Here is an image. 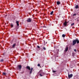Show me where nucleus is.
<instances>
[{
    "instance_id": "f8f14e48",
    "label": "nucleus",
    "mask_w": 79,
    "mask_h": 79,
    "mask_svg": "<svg viewBox=\"0 0 79 79\" xmlns=\"http://www.w3.org/2000/svg\"><path fill=\"white\" fill-rule=\"evenodd\" d=\"M75 8L76 9H77V8H79V6L78 5H76V6L75 7Z\"/></svg>"
},
{
    "instance_id": "dca6fc26",
    "label": "nucleus",
    "mask_w": 79,
    "mask_h": 79,
    "mask_svg": "<svg viewBox=\"0 0 79 79\" xmlns=\"http://www.w3.org/2000/svg\"><path fill=\"white\" fill-rule=\"evenodd\" d=\"M2 74L3 75H4V76H6V73H5V72L3 73Z\"/></svg>"
},
{
    "instance_id": "6ab92c4d",
    "label": "nucleus",
    "mask_w": 79,
    "mask_h": 79,
    "mask_svg": "<svg viewBox=\"0 0 79 79\" xmlns=\"http://www.w3.org/2000/svg\"><path fill=\"white\" fill-rule=\"evenodd\" d=\"M11 27H13V24H11L10 25Z\"/></svg>"
},
{
    "instance_id": "a878e982",
    "label": "nucleus",
    "mask_w": 79,
    "mask_h": 79,
    "mask_svg": "<svg viewBox=\"0 0 79 79\" xmlns=\"http://www.w3.org/2000/svg\"><path fill=\"white\" fill-rule=\"evenodd\" d=\"M76 14H75L73 15V16H76Z\"/></svg>"
},
{
    "instance_id": "f3484780",
    "label": "nucleus",
    "mask_w": 79,
    "mask_h": 79,
    "mask_svg": "<svg viewBox=\"0 0 79 79\" xmlns=\"http://www.w3.org/2000/svg\"><path fill=\"white\" fill-rule=\"evenodd\" d=\"M4 61V60L3 59H2L0 60V61L1 62H2Z\"/></svg>"
},
{
    "instance_id": "7ed1b4c3",
    "label": "nucleus",
    "mask_w": 79,
    "mask_h": 79,
    "mask_svg": "<svg viewBox=\"0 0 79 79\" xmlns=\"http://www.w3.org/2000/svg\"><path fill=\"white\" fill-rule=\"evenodd\" d=\"M73 74H71L69 75V74L68 73V77H69V78H71V77H73Z\"/></svg>"
},
{
    "instance_id": "4468645a",
    "label": "nucleus",
    "mask_w": 79,
    "mask_h": 79,
    "mask_svg": "<svg viewBox=\"0 0 79 79\" xmlns=\"http://www.w3.org/2000/svg\"><path fill=\"white\" fill-rule=\"evenodd\" d=\"M15 46H16V44H14L13 45L12 47H13V48H15Z\"/></svg>"
},
{
    "instance_id": "bb28decb",
    "label": "nucleus",
    "mask_w": 79,
    "mask_h": 79,
    "mask_svg": "<svg viewBox=\"0 0 79 79\" xmlns=\"http://www.w3.org/2000/svg\"><path fill=\"white\" fill-rule=\"evenodd\" d=\"M74 54H73L72 55L73 56H74Z\"/></svg>"
},
{
    "instance_id": "39448f33",
    "label": "nucleus",
    "mask_w": 79,
    "mask_h": 79,
    "mask_svg": "<svg viewBox=\"0 0 79 79\" xmlns=\"http://www.w3.org/2000/svg\"><path fill=\"white\" fill-rule=\"evenodd\" d=\"M68 46H66V48H65V51L66 52H67V51H68Z\"/></svg>"
},
{
    "instance_id": "393cba45",
    "label": "nucleus",
    "mask_w": 79,
    "mask_h": 79,
    "mask_svg": "<svg viewBox=\"0 0 79 79\" xmlns=\"http://www.w3.org/2000/svg\"><path fill=\"white\" fill-rule=\"evenodd\" d=\"M37 48H40V46H37Z\"/></svg>"
},
{
    "instance_id": "c85d7f7f",
    "label": "nucleus",
    "mask_w": 79,
    "mask_h": 79,
    "mask_svg": "<svg viewBox=\"0 0 79 79\" xmlns=\"http://www.w3.org/2000/svg\"><path fill=\"white\" fill-rule=\"evenodd\" d=\"M40 68H41V67H40Z\"/></svg>"
},
{
    "instance_id": "a211bd4d",
    "label": "nucleus",
    "mask_w": 79,
    "mask_h": 79,
    "mask_svg": "<svg viewBox=\"0 0 79 79\" xmlns=\"http://www.w3.org/2000/svg\"><path fill=\"white\" fill-rule=\"evenodd\" d=\"M62 37H65V35L64 34L62 35Z\"/></svg>"
},
{
    "instance_id": "ddd939ff",
    "label": "nucleus",
    "mask_w": 79,
    "mask_h": 79,
    "mask_svg": "<svg viewBox=\"0 0 79 79\" xmlns=\"http://www.w3.org/2000/svg\"><path fill=\"white\" fill-rule=\"evenodd\" d=\"M57 5H60V1H57Z\"/></svg>"
},
{
    "instance_id": "f03ea898",
    "label": "nucleus",
    "mask_w": 79,
    "mask_h": 79,
    "mask_svg": "<svg viewBox=\"0 0 79 79\" xmlns=\"http://www.w3.org/2000/svg\"><path fill=\"white\" fill-rule=\"evenodd\" d=\"M72 45L73 46L74 45H76V40H73L72 42Z\"/></svg>"
},
{
    "instance_id": "b1692460",
    "label": "nucleus",
    "mask_w": 79,
    "mask_h": 79,
    "mask_svg": "<svg viewBox=\"0 0 79 79\" xmlns=\"http://www.w3.org/2000/svg\"><path fill=\"white\" fill-rule=\"evenodd\" d=\"M37 66H39H39H40V64H38Z\"/></svg>"
},
{
    "instance_id": "20e7f679",
    "label": "nucleus",
    "mask_w": 79,
    "mask_h": 79,
    "mask_svg": "<svg viewBox=\"0 0 79 79\" xmlns=\"http://www.w3.org/2000/svg\"><path fill=\"white\" fill-rule=\"evenodd\" d=\"M18 66L19 69H20V70H21V68L22 67V66H21V65H18Z\"/></svg>"
},
{
    "instance_id": "5701e85b",
    "label": "nucleus",
    "mask_w": 79,
    "mask_h": 79,
    "mask_svg": "<svg viewBox=\"0 0 79 79\" xmlns=\"http://www.w3.org/2000/svg\"><path fill=\"white\" fill-rule=\"evenodd\" d=\"M53 73H56V71L55 70H52Z\"/></svg>"
},
{
    "instance_id": "2eb2a0df",
    "label": "nucleus",
    "mask_w": 79,
    "mask_h": 79,
    "mask_svg": "<svg viewBox=\"0 0 79 79\" xmlns=\"http://www.w3.org/2000/svg\"><path fill=\"white\" fill-rule=\"evenodd\" d=\"M53 11H52L50 13V15H53Z\"/></svg>"
},
{
    "instance_id": "412c9836",
    "label": "nucleus",
    "mask_w": 79,
    "mask_h": 79,
    "mask_svg": "<svg viewBox=\"0 0 79 79\" xmlns=\"http://www.w3.org/2000/svg\"><path fill=\"white\" fill-rule=\"evenodd\" d=\"M74 51L75 52H77V50H76V49H75L74 50Z\"/></svg>"
},
{
    "instance_id": "423d86ee",
    "label": "nucleus",
    "mask_w": 79,
    "mask_h": 79,
    "mask_svg": "<svg viewBox=\"0 0 79 79\" xmlns=\"http://www.w3.org/2000/svg\"><path fill=\"white\" fill-rule=\"evenodd\" d=\"M26 69H28V70H29V71H30V70H31V68L29 66H27L26 67Z\"/></svg>"
},
{
    "instance_id": "9d476101",
    "label": "nucleus",
    "mask_w": 79,
    "mask_h": 79,
    "mask_svg": "<svg viewBox=\"0 0 79 79\" xmlns=\"http://www.w3.org/2000/svg\"><path fill=\"white\" fill-rule=\"evenodd\" d=\"M19 21H16V23L17 24V26H19Z\"/></svg>"
},
{
    "instance_id": "6e6552de",
    "label": "nucleus",
    "mask_w": 79,
    "mask_h": 79,
    "mask_svg": "<svg viewBox=\"0 0 79 79\" xmlns=\"http://www.w3.org/2000/svg\"><path fill=\"white\" fill-rule=\"evenodd\" d=\"M32 69H33V68H31L30 71L29 72V73H30V74H32Z\"/></svg>"
},
{
    "instance_id": "1a4fd4ad",
    "label": "nucleus",
    "mask_w": 79,
    "mask_h": 79,
    "mask_svg": "<svg viewBox=\"0 0 79 79\" xmlns=\"http://www.w3.org/2000/svg\"><path fill=\"white\" fill-rule=\"evenodd\" d=\"M76 40V42H77V44H79V40H78V39H75Z\"/></svg>"
},
{
    "instance_id": "aec40b11",
    "label": "nucleus",
    "mask_w": 79,
    "mask_h": 79,
    "mask_svg": "<svg viewBox=\"0 0 79 79\" xmlns=\"http://www.w3.org/2000/svg\"><path fill=\"white\" fill-rule=\"evenodd\" d=\"M74 23H73L71 24V26H74Z\"/></svg>"
},
{
    "instance_id": "9b49d317",
    "label": "nucleus",
    "mask_w": 79,
    "mask_h": 79,
    "mask_svg": "<svg viewBox=\"0 0 79 79\" xmlns=\"http://www.w3.org/2000/svg\"><path fill=\"white\" fill-rule=\"evenodd\" d=\"M40 76H41V77H42V76H43V75H42V71L40 72Z\"/></svg>"
},
{
    "instance_id": "cd10ccee",
    "label": "nucleus",
    "mask_w": 79,
    "mask_h": 79,
    "mask_svg": "<svg viewBox=\"0 0 79 79\" xmlns=\"http://www.w3.org/2000/svg\"><path fill=\"white\" fill-rule=\"evenodd\" d=\"M42 27H45L44 26H43Z\"/></svg>"
},
{
    "instance_id": "f257e3e1",
    "label": "nucleus",
    "mask_w": 79,
    "mask_h": 79,
    "mask_svg": "<svg viewBox=\"0 0 79 79\" xmlns=\"http://www.w3.org/2000/svg\"><path fill=\"white\" fill-rule=\"evenodd\" d=\"M31 21H32V19L31 18H28L27 19V21L28 23H31Z\"/></svg>"
},
{
    "instance_id": "0eeeda50",
    "label": "nucleus",
    "mask_w": 79,
    "mask_h": 79,
    "mask_svg": "<svg viewBox=\"0 0 79 79\" xmlns=\"http://www.w3.org/2000/svg\"><path fill=\"white\" fill-rule=\"evenodd\" d=\"M67 23H68V22H66V21L64 23V25L65 26H66Z\"/></svg>"
},
{
    "instance_id": "4be33fe9",
    "label": "nucleus",
    "mask_w": 79,
    "mask_h": 79,
    "mask_svg": "<svg viewBox=\"0 0 79 79\" xmlns=\"http://www.w3.org/2000/svg\"><path fill=\"white\" fill-rule=\"evenodd\" d=\"M43 49L44 50H46V48L45 47H43Z\"/></svg>"
}]
</instances>
